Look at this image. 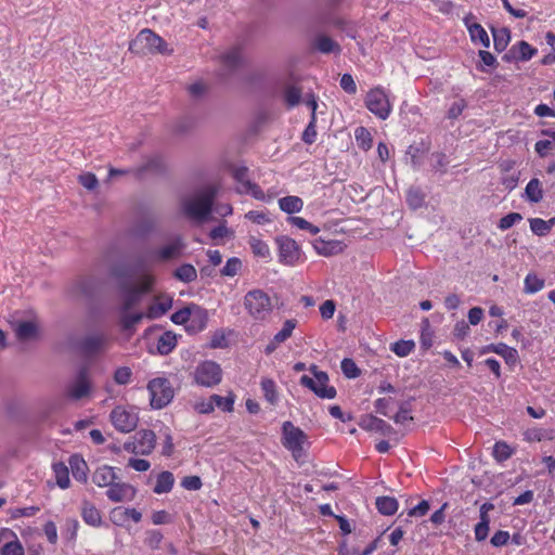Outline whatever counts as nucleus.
Masks as SVG:
<instances>
[{"label":"nucleus","mask_w":555,"mask_h":555,"mask_svg":"<svg viewBox=\"0 0 555 555\" xmlns=\"http://www.w3.org/2000/svg\"><path fill=\"white\" fill-rule=\"evenodd\" d=\"M190 320L199 321V327L203 328L205 326L206 313L199 307L193 305L190 307H184L171 315V321L175 324H184Z\"/></svg>","instance_id":"f3484780"},{"label":"nucleus","mask_w":555,"mask_h":555,"mask_svg":"<svg viewBox=\"0 0 555 555\" xmlns=\"http://www.w3.org/2000/svg\"><path fill=\"white\" fill-rule=\"evenodd\" d=\"M234 179L240 183V192L251 193L255 198H262L263 192L258 185L251 183L248 178V169L246 167H237L233 171Z\"/></svg>","instance_id":"a211bd4d"},{"label":"nucleus","mask_w":555,"mask_h":555,"mask_svg":"<svg viewBox=\"0 0 555 555\" xmlns=\"http://www.w3.org/2000/svg\"><path fill=\"white\" fill-rule=\"evenodd\" d=\"M544 280L535 273H528L524 281V292L526 294H535L544 287Z\"/></svg>","instance_id":"c9c22d12"},{"label":"nucleus","mask_w":555,"mask_h":555,"mask_svg":"<svg viewBox=\"0 0 555 555\" xmlns=\"http://www.w3.org/2000/svg\"><path fill=\"white\" fill-rule=\"evenodd\" d=\"M260 386L266 400L270 404L275 405L279 402V392L275 382L271 378H262Z\"/></svg>","instance_id":"2f4dec72"},{"label":"nucleus","mask_w":555,"mask_h":555,"mask_svg":"<svg viewBox=\"0 0 555 555\" xmlns=\"http://www.w3.org/2000/svg\"><path fill=\"white\" fill-rule=\"evenodd\" d=\"M92 383L86 367L81 369L75 379L65 389V396L70 400H81L90 396Z\"/></svg>","instance_id":"f8f14e48"},{"label":"nucleus","mask_w":555,"mask_h":555,"mask_svg":"<svg viewBox=\"0 0 555 555\" xmlns=\"http://www.w3.org/2000/svg\"><path fill=\"white\" fill-rule=\"evenodd\" d=\"M553 139L551 140H540L535 143L534 149L535 152L544 157L547 153L555 149V132L552 133Z\"/></svg>","instance_id":"3c124183"},{"label":"nucleus","mask_w":555,"mask_h":555,"mask_svg":"<svg viewBox=\"0 0 555 555\" xmlns=\"http://www.w3.org/2000/svg\"><path fill=\"white\" fill-rule=\"evenodd\" d=\"M537 52L538 50L531 47L527 41H519L509 49L508 53L504 55V59L506 61L515 60L525 62L531 60Z\"/></svg>","instance_id":"6ab92c4d"},{"label":"nucleus","mask_w":555,"mask_h":555,"mask_svg":"<svg viewBox=\"0 0 555 555\" xmlns=\"http://www.w3.org/2000/svg\"><path fill=\"white\" fill-rule=\"evenodd\" d=\"M109 519L117 526H124L128 519H131L134 522L141 521L142 514L135 508L118 506L111 511Z\"/></svg>","instance_id":"aec40b11"},{"label":"nucleus","mask_w":555,"mask_h":555,"mask_svg":"<svg viewBox=\"0 0 555 555\" xmlns=\"http://www.w3.org/2000/svg\"><path fill=\"white\" fill-rule=\"evenodd\" d=\"M340 87L349 94L357 92V85L350 74H344L340 78Z\"/></svg>","instance_id":"e2e57ef3"},{"label":"nucleus","mask_w":555,"mask_h":555,"mask_svg":"<svg viewBox=\"0 0 555 555\" xmlns=\"http://www.w3.org/2000/svg\"><path fill=\"white\" fill-rule=\"evenodd\" d=\"M245 218L256 224H267L271 222V218L266 210H250L245 215Z\"/></svg>","instance_id":"8fccbe9b"},{"label":"nucleus","mask_w":555,"mask_h":555,"mask_svg":"<svg viewBox=\"0 0 555 555\" xmlns=\"http://www.w3.org/2000/svg\"><path fill=\"white\" fill-rule=\"evenodd\" d=\"M398 501L393 496H379L376 499V508L383 515H393L398 511Z\"/></svg>","instance_id":"473e14b6"},{"label":"nucleus","mask_w":555,"mask_h":555,"mask_svg":"<svg viewBox=\"0 0 555 555\" xmlns=\"http://www.w3.org/2000/svg\"><path fill=\"white\" fill-rule=\"evenodd\" d=\"M531 231L539 236L547 235L553 225L555 224V218H551L550 220H543L541 218H531L529 219Z\"/></svg>","instance_id":"c85d7f7f"},{"label":"nucleus","mask_w":555,"mask_h":555,"mask_svg":"<svg viewBox=\"0 0 555 555\" xmlns=\"http://www.w3.org/2000/svg\"><path fill=\"white\" fill-rule=\"evenodd\" d=\"M177 346V336L172 332L163 333L157 340V351L160 354L170 353Z\"/></svg>","instance_id":"c756f323"},{"label":"nucleus","mask_w":555,"mask_h":555,"mask_svg":"<svg viewBox=\"0 0 555 555\" xmlns=\"http://www.w3.org/2000/svg\"><path fill=\"white\" fill-rule=\"evenodd\" d=\"M314 377L301 376L300 384L311 389L318 397L323 399H333L336 396L334 387L328 386V376L325 372L317 371L315 366L311 369Z\"/></svg>","instance_id":"1a4fd4ad"},{"label":"nucleus","mask_w":555,"mask_h":555,"mask_svg":"<svg viewBox=\"0 0 555 555\" xmlns=\"http://www.w3.org/2000/svg\"><path fill=\"white\" fill-rule=\"evenodd\" d=\"M171 307V299L163 298L158 302L152 305L149 310V317L152 319L158 318L166 313Z\"/></svg>","instance_id":"c03bdc74"},{"label":"nucleus","mask_w":555,"mask_h":555,"mask_svg":"<svg viewBox=\"0 0 555 555\" xmlns=\"http://www.w3.org/2000/svg\"><path fill=\"white\" fill-rule=\"evenodd\" d=\"M313 46L318 51L324 54H339L341 51L340 46L335 40L323 34H320L314 38Z\"/></svg>","instance_id":"4be33fe9"},{"label":"nucleus","mask_w":555,"mask_h":555,"mask_svg":"<svg viewBox=\"0 0 555 555\" xmlns=\"http://www.w3.org/2000/svg\"><path fill=\"white\" fill-rule=\"evenodd\" d=\"M243 305L248 315L260 322L270 318L274 307L271 296L260 288L247 292L244 296Z\"/></svg>","instance_id":"f03ea898"},{"label":"nucleus","mask_w":555,"mask_h":555,"mask_svg":"<svg viewBox=\"0 0 555 555\" xmlns=\"http://www.w3.org/2000/svg\"><path fill=\"white\" fill-rule=\"evenodd\" d=\"M341 370L349 378H354L359 375V369L351 359H344L341 361Z\"/></svg>","instance_id":"052dcab7"},{"label":"nucleus","mask_w":555,"mask_h":555,"mask_svg":"<svg viewBox=\"0 0 555 555\" xmlns=\"http://www.w3.org/2000/svg\"><path fill=\"white\" fill-rule=\"evenodd\" d=\"M53 472L55 474L57 486L62 489H67L70 483L67 466L63 463H55L53 465Z\"/></svg>","instance_id":"e433bc0d"},{"label":"nucleus","mask_w":555,"mask_h":555,"mask_svg":"<svg viewBox=\"0 0 555 555\" xmlns=\"http://www.w3.org/2000/svg\"><path fill=\"white\" fill-rule=\"evenodd\" d=\"M185 246L184 238L181 235H173L158 249L150 254L151 261L168 262L178 259L182 256Z\"/></svg>","instance_id":"6e6552de"},{"label":"nucleus","mask_w":555,"mask_h":555,"mask_svg":"<svg viewBox=\"0 0 555 555\" xmlns=\"http://www.w3.org/2000/svg\"><path fill=\"white\" fill-rule=\"evenodd\" d=\"M466 105L467 104H466L465 100H463V99L454 101L448 111V117L450 119L457 118L463 113Z\"/></svg>","instance_id":"680f3d73"},{"label":"nucleus","mask_w":555,"mask_h":555,"mask_svg":"<svg viewBox=\"0 0 555 555\" xmlns=\"http://www.w3.org/2000/svg\"><path fill=\"white\" fill-rule=\"evenodd\" d=\"M296 325H297L296 320H294V319L286 320L283 324L282 330L279 331L274 335L275 343H284L285 340H287L292 336L293 331L296 327Z\"/></svg>","instance_id":"a18cd8bd"},{"label":"nucleus","mask_w":555,"mask_h":555,"mask_svg":"<svg viewBox=\"0 0 555 555\" xmlns=\"http://www.w3.org/2000/svg\"><path fill=\"white\" fill-rule=\"evenodd\" d=\"M512 454L513 449L504 441H498L493 447V456L499 462L506 461Z\"/></svg>","instance_id":"79ce46f5"},{"label":"nucleus","mask_w":555,"mask_h":555,"mask_svg":"<svg viewBox=\"0 0 555 555\" xmlns=\"http://www.w3.org/2000/svg\"><path fill=\"white\" fill-rule=\"evenodd\" d=\"M81 517L87 525L92 527H100L102 524L100 511L88 501H83L82 503Z\"/></svg>","instance_id":"5701e85b"},{"label":"nucleus","mask_w":555,"mask_h":555,"mask_svg":"<svg viewBox=\"0 0 555 555\" xmlns=\"http://www.w3.org/2000/svg\"><path fill=\"white\" fill-rule=\"evenodd\" d=\"M135 494L137 490L133 486L117 480L106 491L107 498L115 503L130 502L135 498Z\"/></svg>","instance_id":"dca6fc26"},{"label":"nucleus","mask_w":555,"mask_h":555,"mask_svg":"<svg viewBox=\"0 0 555 555\" xmlns=\"http://www.w3.org/2000/svg\"><path fill=\"white\" fill-rule=\"evenodd\" d=\"M211 400L214 401V405L218 406L223 411L231 412L233 410V397H221L219 395H212Z\"/></svg>","instance_id":"864d4df0"},{"label":"nucleus","mask_w":555,"mask_h":555,"mask_svg":"<svg viewBox=\"0 0 555 555\" xmlns=\"http://www.w3.org/2000/svg\"><path fill=\"white\" fill-rule=\"evenodd\" d=\"M279 246L280 262L286 266H295L300 259V248L291 237L281 236L276 238Z\"/></svg>","instance_id":"4468645a"},{"label":"nucleus","mask_w":555,"mask_h":555,"mask_svg":"<svg viewBox=\"0 0 555 555\" xmlns=\"http://www.w3.org/2000/svg\"><path fill=\"white\" fill-rule=\"evenodd\" d=\"M115 468L108 465H103L95 469L92 475V481L101 488L109 487L116 480H118Z\"/></svg>","instance_id":"412c9836"},{"label":"nucleus","mask_w":555,"mask_h":555,"mask_svg":"<svg viewBox=\"0 0 555 555\" xmlns=\"http://www.w3.org/2000/svg\"><path fill=\"white\" fill-rule=\"evenodd\" d=\"M366 108L379 119H387L392 111L389 96L383 87L371 89L365 96Z\"/></svg>","instance_id":"20e7f679"},{"label":"nucleus","mask_w":555,"mask_h":555,"mask_svg":"<svg viewBox=\"0 0 555 555\" xmlns=\"http://www.w3.org/2000/svg\"><path fill=\"white\" fill-rule=\"evenodd\" d=\"M522 220V216L518 212H511L503 218L500 219L499 228L502 231H505L509 228H512L517 222H520Z\"/></svg>","instance_id":"603ef678"},{"label":"nucleus","mask_w":555,"mask_h":555,"mask_svg":"<svg viewBox=\"0 0 555 555\" xmlns=\"http://www.w3.org/2000/svg\"><path fill=\"white\" fill-rule=\"evenodd\" d=\"M414 347L413 340H400L392 344L390 350L398 357H406L413 351Z\"/></svg>","instance_id":"37998d69"},{"label":"nucleus","mask_w":555,"mask_h":555,"mask_svg":"<svg viewBox=\"0 0 555 555\" xmlns=\"http://www.w3.org/2000/svg\"><path fill=\"white\" fill-rule=\"evenodd\" d=\"M406 201L412 208L416 209L422 206L424 196L420 190L410 189L406 193Z\"/></svg>","instance_id":"6e6d98bb"},{"label":"nucleus","mask_w":555,"mask_h":555,"mask_svg":"<svg viewBox=\"0 0 555 555\" xmlns=\"http://www.w3.org/2000/svg\"><path fill=\"white\" fill-rule=\"evenodd\" d=\"M92 281L89 279L79 280L74 286V294L76 296H88L91 293Z\"/></svg>","instance_id":"13d9d810"},{"label":"nucleus","mask_w":555,"mask_h":555,"mask_svg":"<svg viewBox=\"0 0 555 555\" xmlns=\"http://www.w3.org/2000/svg\"><path fill=\"white\" fill-rule=\"evenodd\" d=\"M129 49L137 54L159 53L170 55L173 52L162 37L149 28L142 29L137 35L135 39L130 42Z\"/></svg>","instance_id":"7ed1b4c3"},{"label":"nucleus","mask_w":555,"mask_h":555,"mask_svg":"<svg viewBox=\"0 0 555 555\" xmlns=\"http://www.w3.org/2000/svg\"><path fill=\"white\" fill-rule=\"evenodd\" d=\"M44 534L48 539V541L51 544H55L57 542V529L56 525L53 521L46 522L43 527Z\"/></svg>","instance_id":"338daca9"},{"label":"nucleus","mask_w":555,"mask_h":555,"mask_svg":"<svg viewBox=\"0 0 555 555\" xmlns=\"http://www.w3.org/2000/svg\"><path fill=\"white\" fill-rule=\"evenodd\" d=\"M222 371L218 363L204 361L194 371V380L203 387H214L221 382Z\"/></svg>","instance_id":"9d476101"},{"label":"nucleus","mask_w":555,"mask_h":555,"mask_svg":"<svg viewBox=\"0 0 555 555\" xmlns=\"http://www.w3.org/2000/svg\"><path fill=\"white\" fill-rule=\"evenodd\" d=\"M491 352H494L506 361L507 364L514 365L518 361V352L515 348H512L503 343L496 344V346L491 347Z\"/></svg>","instance_id":"7c9ffc66"},{"label":"nucleus","mask_w":555,"mask_h":555,"mask_svg":"<svg viewBox=\"0 0 555 555\" xmlns=\"http://www.w3.org/2000/svg\"><path fill=\"white\" fill-rule=\"evenodd\" d=\"M285 101L289 106H295L299 103L301 98V92L298 88L294 86H289L286 88L284 92Z\"/></svg>","instance_id":"4d7b16f0"},{"label":"nucleus","mask_w":555,"mask_h":555,"mask_svg":"<svg viewBox=\"0 0 555 555\" xmlns=\"http://www.w3.org/2000/svg\"><path fill=\"white\" fill-rule=\"evenodd\" d=\"M248 244L253 250V254L260 258L270 257V248L267 243L261 241L258 237L250 236L248 240Z\"/></svg>","instance_id":"ea45409f"},{"label":"nucleus","mask_w":555,"mask_h":555,"mask_svg":"<svg viewBox=\"0 0 555 555\" xmlns=\"http://www.w3.org/2000/svg\"><path fill=\"white\" fill-rule=\"evenodd\" d=\"M242 268V261L236 258H230L228 259L225 266L221 270V274L224 276H234L238 273V271Z\"/></svg>","instance_id":"09e8293b"},{"label":"nucleus","mask_w":555,"mask_h":555,"mask_svg":"<svg viewBox=\"0 0 555 555\" xmlns=\"http://www.w3.org/2000/svg\"><path fill=\"white\" fill-rule=\"evenodd\" d=\"M217 194L215 186H206L182 201L184 215L192 220L203 223L210 218L214 201Z\"/></svg>","instance_id":"f257e3e1"},{"label":"nucleus","mask_w":555,"mask_h":555,"mask_svg":"<svg viewBox=\"0 0 555 555\" xmlns=\"http://www.w3.org/2000/svg\"><path fill=\"white\" fill-rule=\"evenodd\" d=\"M356 141L359 147L364 151H367L372 147V137L367 129L364 127H359L354 132Z\"/></svg>","instance_id":"a19ab883"},{"label":"nucleus","mask_w":555,"mask_h":555,"mask_svg":"<svg viewBox=\"0 0 555 555\" xmlns=\"http://www.w3.org/2000/svg\"><path fill=\"white\" fill-rule=\"evenodd\" d=\"M156 444V436L152 430L143 429L138 431L131 441L124 444V449L128 452L149 455L152 453Z\"/></svg>","instance_id":"9b49d317"},{"label":"nucleus","mask_w":555,"mask_h":555,"mask_svg":"<svg viewBox=\"0 0 555 555\" xmlns=\"http://www.w3.org/2000/svg\"><path fill=\"white\" fill-rule=\"evenodd\" d=\"M155 278L152 274H143L139 282L131 285H126L122 291V309L129 310L134 306L141 297L152 289Z\"/></svg>","instance_id":"423d86ee"},{"label":"nucleus","mask_w":555,"mask_h":555,"mask_svg":"<svg viewBox=\"0 0 555 555\" xmlns=\"http://www.w3.org/2000/svg\"><path fill=\"white\" fill-rule=\"evenodd\" d=\"M288 221L292 225L308 231L309 233L315 235L320 232V229L317 225H313L308 220H306L302 217H291L288 218Z\"/></svg>","instance_id":"49530a36"},{"label":"nucleus","mask_w":555,"mask_h":555,"mask_svg":"<svg viewBox=\"0 0 555 555\" xmlns=\"http://www.w3.org/2000/svg\"><path fill=\"white\" fill-rule=\"evenodd\" d=\"M317 139L315 117L311 116L310 122L302 133V141L307 144H312Z\"/></svg>","instance_id":"bf43d9fd"},{"label":"nucleus","mask_w":555,"mask_h":555,"mask_svg":"<svg viewBox=\"0 0 555 555\" xmlns=\"http://www.w3.org/2000/svg\"><path fill=\"white\" fill-rule=\"evenodd\" d=\"M107 345V336L102 333H95L83 337L79 343V349L86 356H93L104 351Z\"/></svg>","instance_id":"2eb2a0df"},{"label":"nucleus","mask_w":555,"mask_h":555,"mask_svg":"<svg viewBox=\"0 0 555 555\" xmlns=\"http://www.w3.org/2000/svg\"><path fill=\"white\" fill-rule=\"evenodd\" d=\"M279 207L286 214L299 212L304 207V202L300 197L289 195L279 199Z\"/></svg>","instance_id":"cd10ccee"},{"label":"nucleus","mask_w":555,"mask_h":555,"mask_svg":"<svg viewBox=\"0 0 555 555\" xmlns=\"http://www.w3.org/2000/svg\"><path fill=\"white\" fill-rule=\"evenodd\" d=\"M111 422L114 427L121 433H130L138 425V414L133 409L116 406L111 412Z\"/></svg>","instance_id":"ddd939ff"},{"label":"nucleus","mask_w":555,"mask_h":555,"mask_svg":"<svg viewBox=\"0 0 555 555\" xmlns=\"http://www.w3.org/2000/svg\"><path fill=\"white\" fill-rule=\"evenodd\" d=\"M509 533L507 531L499 530L491 538V544L495 547H501L507 544L509 540Z\"/></svg>","instance_id":"0e129e2a"},{"label":"nucleus","mask_w":555,"mask_h":555,"mask_svg":"<svg viewBox=\"0 0 555 555\" xmlns=\"http://www.w3.org/2000/svg\"><path fill=\"white\" fill-rule=\"evenodd\" d=\"M314 249L319 255L332 256L343 250L341 243L337 241H317L314 243Z\"/></svg>","instance_id":"72a5a7b5"},{"label":"nucleus","mask_w":555,"mask_h":555,"mask_svg":"<svg viewBox=\"0 0 555 555\" xmlns=\"http://www.w3.org/2000/svg\"><path fill=\"white\" fill-rule=\"evenodd\" d=\"M151 405L154 409L166 406L173 398V389L168 379L157 377L152 379L147 385Z\"/></svg>","instance_id":"0eeeda50"},{"label":"nucleus","mask_w":555,"mask_h":555,"mask_svg":"<svg viewBox=\"0 0 555 555\" xmlns=\"http://www.w3.org/2000/svg\"><path fill=\"white\" fill-rule=\"evenodd\" d=\"M470 38L474 42H479L485 48L490 46V39L483 27L477 23L467 26Z\"/></svg>","instance_id":"f704fd0d"},{"label":"nucleus","mask_w":555,"mask_h":555,"mask_svg":"<svg viewBox=\"0 0 555 555\" xmlns=\"http://www.w3.org/2000/svg\"><path fill=\"white\" fill-rule=\"evenodd\" d=\"M307 442L306 434L292 422L286 421L282 425V443L289 450L295 460H298Z\"/></svg>","instance_id":"39448f33"},{"label":"nucleus","mask_w":555,"mask_h":555,"mask_svg":"<svg viewBox=\"0 0 555 555\" xmlns=\"http://www.w3.org/2000/svg\"><path fill=\"white\" fill-rule=\"evenodd\" d=\"M24 547L17 539L7 542L1 547V555H24Z\"/></svg>","instance_id":"de8ad7c7"},{"label":"nucleus","mask_w":555,"mask_h":555,"mask_svg":"<svg viewBox=\"0 0 555 555\" xmlns=\"http://www.w3.org/2000/svg\"><path fill=\"white\" fill-rule=\"evenodd\" d=\"M175 278L181 282L190 283L197 278L196 269L189 263L180 266L173 273Z\"/></svg>","instance_id":"4c0bfd02"},{"label":"nucleus","mask_w":555,"mask_h":555,"mask_svg":"<svg viewBox=\"0 0 555 555\" xmlns=\"http://www.w3.org/2000/svg\"><path fill=\"white\" fill-rule=\"evenodd\" d=\"M173 483L175 477L172 473L165 470L157 475L156 485L153 490L156 494L168 493L171 491Z\"/></svg>","instance_id":"bb28decb"},{"label":"nucleus","mask_w":555,"mask_h":555,"mask_svg":"<svg viewBox=\"0 0 555 555\" xmlns=\"http://www.w3.org/2000/svg\"><path fill=\"white\" fill-rule=\"evenodd\" d=\"M14 332L17 339L26 341L37 336L38 326L34 321H23L16 323Z\"/></svg>","instance_id":"b1692460"},{"label":"nucleus","mask_w":555,"mask_h":555,"mask_svg":"<svg viewBox=\"0 0 555 555\" xmlns=\"http://www.w3.org/2000/svg\"><path fill=\"white\" fill-rule=\"evenodd\" d=\"M132 372L128 366H120L114 373V380L118 385H127L130 383Z\"/></svg>","instance_id":"5fc2aeb1"},{"label":"nucleus","mask_w":555,"mask_h":555,"mask_svg":"<svg viewBox=\"0 0 555 555\" xmlns=\"http://www.w3.org/2000/svg\"><path fill=\"white\" fill-rule=\"evenodd\" d=\"M492 35L495 50L499 52L505 50L511 39L509 30L506 28L492 29Z\"/></svg>","instance_id":"58836bf2"},{"label":"nucleus","mask_w":555,"mask_h":555,"mask_svg":"<svg viewBox=\"0 0 555 555\" xmlns=\"http://www.w3.org/2000/svg\"><path fill=\"white\" fill-rule=\"evenodd\" d=\"M525 199L529 203H540L543 199V188L539 179H531L525 188Z\"/></svg>","instance_id":"393cba45"},{"label":"nucleus","mask_w":555,"mask_h":555,"mask_svg":"<svg viewBox=\"0 0 555 555\" xmlns=\"http://www.w3.org/2000/svg\"><path fill=\"white\" fill-rule=\"evenodd\" d=\"M72 474L77 481L86 482L88 479V466L86 461L79 455H73L69 459Z\"/></svg>","instance_id":"a878e982"},{"label":"nucleus","mask_w":555,"mask_h":555,"mask_svg":"<svg viewBox=\"0 0 555 555\" xmlns=\"http://www.w3.org/2000/svg\"><path fill=\"white\" fill-rule=\"evenodd\" d=\"M429 511V503L426 500L421 501L416 506L412 507L408 515L411 517H422Z\"/></svg>","instance_id":"69168bd1"},{"label":"nucleus","mask_w":555,"mask_h":555,"mask_svg":"<svg viewBox=\"0 0 555 555\" xmlns=\"http://www.w3.org/2000/svg\"><path fill=\"white\" fill-rule=\"evenodd\" d=\"M223 60L228 66H230V67L236 66L241 62L240 50L233 49V50L229 51L227 54H224Z\"/></svg>","instance_id":"774afa93"}]
</instances>
